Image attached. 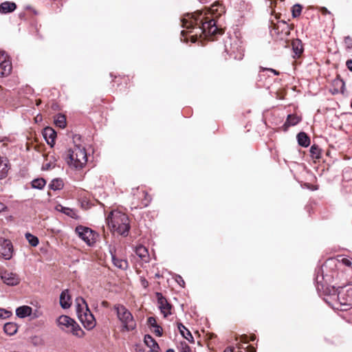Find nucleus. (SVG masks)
<instances>
[{
  "label": "nucleus",
  "instance_id": "423d86ee",
  "mask_svg": "<svg viewBox=\"0 0 352 352\" xmlns=\"http://www.w3.org/2000/svg\"><path fill=\"white\" fill-rule=\"evenodd\" d=\"M75 232L88 245H92L96 243L98 234L89 228L78 226L76 228Z\"/></svg>",
  "mask_w": 352,
  "mask_h": 352
},
{
  "label": "nucleus",
  "instance_id": "49530a36",
  "mask_svg": "<svg viewBox=\"0 0 352 352\" xmlns=\"http://www.w3.org/2000/svg\"><path fill=\"white\" fill-rule=\"evenodd\" d=\"M6 209V206L3 204L0 203V212L4 211Z\"/></svg>",
  "mask_w": 352,
  "mask_h": 352
},
{
  "label": "nucleus",
  "instance_id": "412c9836",
  "mask_svg": "<svg viewBox=\"0 0 352 352\" xmlns=\"http://www.w3.org/2000/svg\"><path fill=\"white\" fill-rule=\"evenodd\" d=\"M292 46L295 55L299 56L303 51L301 41L299 39L293 41L292 43Z\"/></svg>",
  "mask_w": 352,
  "mask_h": 352
},
{
  "label": "nucleus",
  "instance_id": "f03ea898",
  "mask_svg": "<svg viewBox=\"0 0 352 352\" xmlns=\"http://www.w3.org/2000/svg\"><path fill=\"white\" fill-rule=\"evenodd\" d=\"M106 221L111 232L122 236L128 235L130 223L124 213L118 210L111 211L106 218Z\"/></svg>",
  "mask_w": 352,
  "mask_h": 352
},
{
  "label": "nucleus",
  "instance_id": "c03bdc74",
  "mask_svg": "<svg viewBox=\"0 0 352 352\" xmlns=\"http://www.w3.org/2000/svg\"><path fill=\"white\" fill-rule=\"evenodd\" d=\"M346 66L348 69L352 72V60H349L346 61Z\"/></svg>",
  "mask_w": 352,
  "mask_h": 352
},
{
  "label": "nucleus",
  "instance_id": "2eb2a0df",
  "mask_svg": "<svg viewBox=\"0 0 352 352\" xmlns=\"http://www.w3.org/2000/svg\"><path fill=\"white\" fill-rule=\"evenodd\" d=\"M16 4L11 1H4L0 4V13L7 14L14 11Z\"/></svg>",
  "mask_w": 352,
  "mask_h": 352
},
{
  "label": "nucleus",
  "instance_id": "6ab92c4d",
  "mask_svg": "<svg viewBox=\"0 0 352 352\" xmlns=\"http://www.w3.org/2000/svg\"><path fill=\"white\" fill-rule=\"evenodd\" d=\"M57 210L64 214H65L66 215L73 218V219H78V214L76 212V211L74 209H72V208H67V207H64L61 205H59L57 206Z\"/></svg>",
  "mask_w": 352,
  "mask_h": 352
},
{
  "label": "nucleus",
  "instance_id": "ea45409f",
  "mask_svg": "<svg viewBox=\"0 0 352 352\" xmlns=\"http://www.w3.org/2000/svg\"><path fill=\"white\" fill-rule=\"evenodd\" d=\"M155 333L157 336H161L162 335V329L159 325L155 327Z\"/></svg>",
  "mask_w": 352,
  "mask_h": 352
},
{
  "label": "nucleus",
  "instance_id": "c9c22d12",
  "mask_svg": "<svg viewBox=\"0 0 352 352\" xmlns=\"http://www.w3.org/2000/svg\"><path fill=\"white\" fill-rule=\"evenodd\" d=\"M341 263L345 266L350 267L352 268V259L348 258H343L341 260Z\"/></svg>",
  "mask_w": 352,
  "mask_h": 352
},
{
  "label": "nucleus",
  "instance_id": "a19ab883",
  "mask_svg": "<svg viewBox=\"0 0 352 352\" xmlns=\"http://www.w3.org/2000/svg\"><path fill=\"white\" fill-rule=\"evenodd\" d=\"M261 69L262 71H270L272 73H274L275 75H278L279 74V72L274 69H271V68H265V67H261Z\"/></svg>",
  "mask_w": 352,
  "mask_h": 352
},
{
  "label": "nucleus",
  "instance_id": "603ef678",
  "mask_svg": "<svg viewBox=\"0 0 352 352\" xmlns=\"http://www.w3.org/2000/svg\"><path fill=\"white\" fill-rule=\"evenodd\" d=\"M41 101L38 100L37 102H36V105H38L40 104Z\"/></svg>",
  "mask_w": 352,
  "mask_h": 352
},
{
  "label": "nucleus",
  "instance_id": "393cba45",
  "mask_svg": "<svg viewBox=\"0 0 352 352\" xmlns=\"http://www.w3.org/2000/svg\"><path fill=\"white\" fill-rule=\"evenodd\" d=\"M8 173V164L6 160L0 157V179H3L7 175Z\"/></svg>",
  "mask_w": 352,
  "mask_h": 352
},
{
  "label": "nucleus",
  "instance_id": "aec40b11",
  "mask_svg": "<svg viewBox=\"0 0 352 352\" xmlns=\"http://www.w3.org/2000/svg\"><path fill=\"white\" fill-rule=\"evenodd\" d=\"M297 139L298 144L302 146L307 147L310 144L309 138L304 132L299 133L297 135Z\"/></svg>",
  "mask_w": 352,
  "mask_h": 352
},
{
  "label": "nucleus",
  "instance_id": "dca6fc26",
  "mask_svg": "<svg viewBox=\"0 0 352 352\" xmlns=\"http://www.w3.org/2000/svg\"><path fill=\"white\" fill-rule=\"evenodd\" d=\"M32 314V307L26 305L21 306L16 309V314L19 318H24L31 316Z\"/></svg>",
  "mask_w": 352,
  "mask_h": 352
},
{
  "label": "nucleus",
  "instance_id": "8fccbe9b",
  "mask_svg": "<svg viewBox=\"0 0 352 352\" xmlns=\"http://www.w3.org/2000/svg\"><path fill=\"white\" fill-rule=\"evenodd\" d=\"M142 284H143V285H144V287H146V285H147L148 283H147L145 280H144L142 281Z\"/></svg>",
  "mask_w": 352,
  "mask_h": 352
},
{
  "label": "nucleus",
  "instance_id": "f257e3e1",
  "mask_svg": "<svg viewBox=\"0 0 352 352\" xmlns=\"http://www.w3.org/2000/svg\"><path fill=\"white\" fill-rule=\"evenodd\" d=\"M201 14L199 11L187 14L182 19V25L186 30H182L181 34L184 36L186 33H194L190 36L192 43L196 42L197 36L203 34L206 36L222 34V30L217 27L214 20L203 21V19L201 18Z\"/></svg>",
  "mask_w": 352,
  "mask_h": 352
},
{
  "label": "nucleus",
  "instance_id": "cd10ccee",
  "mask_svg": "<svg viewBox=\"0 0 352 352\" xmlns=\"http://www.w3.org/2000/svg\"><path fill=\"white\" fill-rule=\"evenodd\" d=\"M144 343L150 349L159 348V345L157 342L150 335H146L144 336Z\"/></svg>",
  "mask_w": 352,
  "mask_h": 352
},
{
  "label": "nucleus",
  "instance_id": "4be33fe9",
  "mask_svg": "<svg viewBox=\"0 0 352 352\" xmlns=\"http://www.w3.org/2000/svg\"><path fill=\"white\" fill-rule=\"evenodd\" d=\"M135 254L143 261H146L148 258V250L143 245L137 246L135 248Z\"/></svg>",
  "mask_w": 352,
  "mask_h": 352
},
{
  "label": "nucleus",
  "instance_id": "f704fd0d",
  "mask_svg": "<svg viewBox=\"0 0 352 352\" xmlns=\"http://www.w3.org/2000/svg\"><path fill=\"white\" fill-rule=\"evenodd\" d=\"M11 312L3 309H0V318H7L10 317Z\"/></svg>",
  "mask_w": 352,
  "mask_h": 352
},
{
  "label": "nucleus",
  "instance_id": "58836bf2",
  "mask_svg": "<svg viewBox=\"0 0 352 352\" xmlns=\"http://www.w3.org/2000/svg\"><path fill=\"white\" fill-rule=\"evenodd\" d=\"M148 323L151 326H152V327H155L156 326H157V322H156V320H155V318H153V317H149V318H148Z\"/></svg>",
  "mask_w": 352,
  "mask_h": 352
},
{
  "label": "nucleus",
  "instance_id": "0eeeda50",
  "mask_svg": "<svg viewBox=\"0 0 352 352\" xmlns=\"http://www.w3.org/2000/svg\"><path fill=\"white\" fill-rule=\"evenodd\" d=\"M338 300L343 309L352 307V287L347 289H342L338 294Z\"/></svg>",
  "mask_w": 352,
  "mask_h": 352
},
{
  "label": "nucleus",
  "instance_id": "c85d7f7f",
  "mask_svg": "<svg viewBox=\"0 0 352 352\" xmlns=\"http://www.w3.org/2000/svg\"><path fill=\"white\" fill-rule=\"evenodd\" d=\"M45 184L46 182L44 179L38 178L34 179L32 182V186L34 188L42 189L45 186Z\"/></svg>",
  "mask_w": 352,
  "mask_h": 352
},
{
  "label": "nucleus",
  "instance_id": "37998d69",
  "mask_svg": "<svg viewBox=\"0 0 352 352\" xmlns=\"http://www.w3.org/2000/svg\"><path fill=\"white\" fill-rule=\"evenodd\" d=\"M320 12H322V14H331V12L327 10V8L325 7H322L320 8Z\"/></svg>",
  "mask_w": 352,
  "mask_h": 352
},
{
  "label": "nucleus",
  "instance_id": "09e8293b",
  "mask_svg": "<svg viewBox=\"0 0 352 352\" xmlns=\"http://www.w3.org/2000/svg\"><path fill=\"white\" fill-rule=\"evenodd\" d=\"M223 352H233L232 348H227Z\"/></svg>",
  "mask_w": 352,
  "mask_h": 352
},
{
  "label": "nucleus",
  "instance_id": "7ed1b4c3",
  "mask_svg": "<svg viewBox=\"0 0 352 352\" xmlns=\"http://www.w3.org/2000/svg\"><path fill=\"white\" fill-rule=\"evenodd\" d=\"M65 160L69 167L74 169H82L87 162L85 148L80 144H74L72 148L67 151Z\"/></svg>",
  "mask_w": 352,
  "mask_h": 352
},
{
  "label": "nucleus",
  "instance_id": "a18cd8bd",
  "mask_svg": "<svg viewBox=\"0 0 352 352\" xmlns=\"http://www.w3.org/2000/svg\"><path fill=\"white\" fill-rule=\"evenodd\" d=\"M246 351H247V352H256V349H255V348H254L253 346H249L247 348Z\"/></svg>",
  "mask_w": 352,
  "mask_h": 352
},
{
  "label": "nucleus",
  "instance_id": "5701e85b",
  "mask_svg": "<svg viewBox=\"0 0 352 352\" xmlns=\"http://www.w3.org/2000/svg\"><path fill=\"white\" fill-rule=\"evenodd\" d=\"M112 261L113 265L119 269L125 270L128 267L126 261L118 258L114 255H112Z\"/></svg>",
  "mask_w": 352,
  "mask_h": 352
},
{
  "label": "nucleus",
  "instance_id": "473e14b6",
  "mask_svg": "<svg viewBox=\"0 0 352 352\" xmlns=\"http://www.w3.org/2000/svg\"><path fill=\"white\" fill-rule=\"evenodd\" d=\"M302 11V7L301 6L298 4H296L292 8V15L294 17L298 16Z\"/></svg>",
  "mask_w": 352,
  "mask_h": 352
},
{
  "label": "nucleus",
  "instance_id": "f8f14e48",
  "mask_svg": "<svg viewBox=\"0 0 352 352\" xmlns=\"http://www.w3.org/2000/svg\"><path fill=\"white\" fill-rule=\"evenodd\" d=\"M74 320L67 316H61L58 320V325L63 329L69 331L72 325L74 323Z\"/></svg>",
  "mask_w": 352,
  "mask_h": 352
},
{
  "label": "nucleus",
  "instance_id": "9d476101",
  "mask_svg": "<svg viewBox=\"0 0 352 352\" xmlns=\"http://www.w3.org/2000/svg\"><path fill=\"white\" fill-rule=\"evenodd\" d=\"M11 69V63L4 56V52H0V76H8Z\"/></svg>",
  "mask_w": 352,
  "mask_h": 352
},
{
  "label": "nucleus",
  "instance_id": "2f4dec72",
  "mask_svg": "<svg viewBox=\"0 0 352 352\" xmlns=\"http://www.w3.org/2000/svg\"><path fill=\"white\" fill-rule=\"evenodd\" d=\"M25 238L28 241L29 243L33 247H36L38 244V238L30 233H26Z\"/></svg>",
  "mask_w": 352,
  "mask_h": 352
},
{
  "label": "nucleus",
  "instance_id": "1a4fd4ad",
  "mask_svg": "<svg viewBox=\"0 0 352 352\" xmlns=\"http://www.w3.org/2000/svg\"><path fill=\"white\" fill-rule=\"evenodd\" d=\"M2 280L8 285L14 286L20 283V278L16 273L4 271L1 274Z\"/></svg>",
  "mask_w": 352,
  "mask_h": 352
},
{
  "label": "nucleus",
  "instance_id": "3c124183",
  "mask_svg": "<svg viewBox=\"0 0 352 352\" xmlns=\"http://www.w3.org/2000/svg\"><path fill=\"white\" fill-rule=\"evenodd\" d=\"M166 352H175L173 349H168Z\"/></svg>",
  "mask_w": 352,
  "mask_h": 352
},
{
  "label": "nucleus",
  "instance_id": "e433bc0d",
  "mask_svg": "<svg viewBox=\"0 0 352 352\" xmlns=\"http://www.w3.org/2000/svg\"><path fill=\"white\" fill-rule=\"evenodd\" d=\"M344 43L348 49L352 48V38L350 36L344 38Z\"/></svg>",
  "mask_w": 352,
  "mask_h": 352
},
{
  "label": "nucleus",
  "instance_id": "6e6552de",
  "mask_svg": "<svg viewBox=\"0 0 352 352\" xmlns=\"http://www.w3.org/2000/svg\"><path fill=\"white\" fill-rule=\"evenodd\" d=\"M156 296L157 298L158 307L162 314L164 315L165 318L167 317L168 315H170V310L172 308L171 305L168 302L166 298H164L161 293H157Z\"/></svg>",
  "mask_w": 352,
  "mask_h": 352
},
{
  "label": "nucleus",
  "instance_id": "a878e982",
  "mask_svg": "<svg viewBox=\"0 0 352 352\" xmlns=\"http://www.w3.org/2000/svg\"><path fill=\"white\" fill-rule=\"evenodd\" d=\"M3 329L6 333L12 336L16 332L17 327L15 324L8 322L4 325Z\"/></svg>",
  "mask_w": 352,
  "mask_h": 352
},
{
  "label": "nucleus",
  "instance_id": "7c9ffc66",
  "mask_svg": "<svg viewBox=\"0 0 352 352\" xmlns=\"http://www.w3.org/2000/svg\"><path fill=\"white\" fill-rule=\"evenodd\" d=\"M311 155L313 158L319 159L320 158L321 151L318 146L314 144L310 148Z\"/></svg>",
  "mask_w": 352,
  "mask_h": 352
},
{
  "label": "nucleus",
  "instance_id": "9b49d317",
  "mask_svg": "<svg viewBox=\"0 0 352 352\" xmlns=\"http://www.w3.org/2000/svg\"><path fill=\"white\" fill-rule=\"evenodd\" d=\"M0 253L5 259L9 260L11 258L12 256V245L10 241H3L1 245Z\"/></svg>",
  "mask_w": 352,
  "mask_h": 352
},
{
  "label": "nucleus",
  "instance_id": "c756f323",
  "mask_svg": "<svg viewBox=\"0 0 352 352\" xmlns=\"http://www.w3.org/2000/svg\"><path fill=\"white\" fill-rule=\"evenodd\" d=\"M50 186L54 190H59L63 186V182L60 179H54L52 181Z\"/></svg>",
  "mask_w": 352,
  "mask_h": 352
},
{
  "label": "nucleus",
  "instance_id": "a211bd4d",
  "mask_svg": "<svg viewBox=\"0 0 352 352\" xmlns=\"http://www.w3.org/2000/svg\"><path fill=\"white\" fill-rule=\"evenodd\" d=\"M300 118L294 114H290L287 116V120L285 122L283 127L286 130L290 126H294L300 121Z\"/></svg>",
  "mask_w": 352,
  "mask_h": 352
},
{
  "label": "nucleus",
  "instance_id": "ddd939ff",
  "mask_svg": "<svg viewBox=\"0 0 352 352\" xmlns=\"http://www.w3.org/2000/svg\"><path fill=\"white\" fill-rule=\"evenodd\" d=\"M43 135L48 144L52 146L54 144L56 133L52 128H45L43 132Z\"/></svg>",
  "mask_w": 352,
  "mask_h": 352
},
{
  "label": "nucleus",
  "instance_id": "f3484780",
  "mask_svg": "<svg viewBox=\"0 0 352 352\" xmlns=\"http://www.w3.org/2000/svg\"><path fill=\"white\" fill-rule=\"evenodd\" d=\"M177 328L181 335L188 340V341L193 342V337L190 331L181 322L177 323Z\"/></svg>",
  "mask_w": 352,
  "mask_h": 352
},
{
  "label": "nucleus",
  "instance_id": "b1692460",
  "mask_svg": "<svg viewBox=\"0 0 352 352\" xmlns=\"http://www.w3.org/2000/svg\"><path fill=\"white\" fill-rule=\"evenodd\" d=\"M68 331H70L73 335L78 338H82L84 336V331L79 327L76 322L72 325L71 328Z\"/></svg>",
  "mask_w": 352,
  "mask_h": 352
},
{
  "label": "nucleus",
  "instance_id": "79ce46f5",
  "mask_svg": "<svg viewBox=\"0 0 352 352\" xmlns=\"http://www.w3.org/2000/svg\"><path fill=\"white\" fill-rule=\"evenodd\" d=\"M41 315H42V312L41 311L35 310V311L33 312L31 316H32L33 318H36L40 317Z\"/></svg>",
  "mask_w": 352,
  "mask_h": 352
},
{
  "label": "nucleus",
  "instance_id": "bb28decb",
  "mask_svg": "<svg viewBox=\"0 0 352 352\" xmlns=\"http://www.w3.org/2000/svg\"><path fill=\"white\" fill-rule=\"evenodd\" d=\"M54 123L56 126L63 129L66 126V118L65 116L62 114H58L54 120Z\"/></svg>",
  "mask_w": 352,
  "mask_h": 352
},
{
  "label": "nucleus",
  "instance_id": "4468645a",
  "mask_svg": "<svg viewBox=\"0 0 352 352\" xmlns=\"http://www.w3.org/2000/svg\"><path fill=\"white\" fill-rule=\"evenodd\" d=\"M60 305L63 309H67L70 307L72 305V300L70 295L69 294L68 289H65L61 292L60 296Z\"/></svg>",
  "mask_w": 352,
  "mask_h": 352
},
{
  "label": "nucleus",
  "instance_id": "de8ad7c7",
  "mask_svg": "<svg viewBox=\"0 0 352 352\" xmlns=\"http://www.w3.org/2000/svg\"><path fill=\"white\" fill-rule=\"evenodd\" d=\"M159 349H160V347L159 348H152V349H150V350L148 351V352H159Z\"/></svg>",
  "mask_w": 352,
  "mask_h": 352
},
{
  "label": "nucleus",
  "instance_id": "39448f33",
  "mask_svg": "<svg viewBox=\"0 0 352 352\" xmlns=\"http://www.w3.org/2000/svg\"><path fill=\"white\" fill-rule=\"evenodd\" d=\"M114 309L116 311L118 318L126 331H131L135 328L136 323L131 313L124 305H116Z\"/></svg>",
  "mask_w": 352,
  "mask_h": 352
},
{
  "label": "nucleus",
  "instance_id": "20e7f679",
  "mask_svg": "<svg viewBox=\"0 0 352 352\" xmlns=\"http://www.w3.org/2000/svg\"><path fill=\"white\" fill-rule=\"evenodd\" d=\"M76 307L79 320L85 328L89 330L92 329L96 326V322L85 300L81 297L76 298Z\"/></svg>",
  "mask_w": 352,
  "mask_h": 352
},
{
  "label": "nucleus",
  "instance_id": "72a5a7b5",
  "mask_svg": "<svg viewBox=\"0 0 352 352\" xmlns=\"http://www.w3.org/2000/svg\"><path fill=\"white\" fill-rule=\"evenodd\" d=\"M179 350L181 352H191L190 346L185 342L180 343Z\"/></svg>",
  "mask_w": 352,
  "mask_h": 352
},
{
  "label": "nucleus",
  "instance_id": "4c0bfd02",
  "mask_svg": "<svg viewBox=\"0 0 352 352\" xmlns=\"http://www.w3.org/2000/svg\"><path fill=\"white\" fill-rule=\"evenodd\" d=\"M142 194L145 198V202H144L142 204L144 206H147L151 201V199L148 197V195L145 191H142Z\"/></svg>",
  "mask_w": 352,
  "mask_h": 352
}]
</instances>
